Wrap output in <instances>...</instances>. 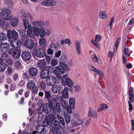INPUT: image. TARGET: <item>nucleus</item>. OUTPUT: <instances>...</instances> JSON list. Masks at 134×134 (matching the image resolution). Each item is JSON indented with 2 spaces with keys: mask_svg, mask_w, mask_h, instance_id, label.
Segmentation results:
<instances>
[{
  "mask_svg": "<svg viewBox=\"0 0 134 134\" xmlns=\"http://www.w3.org/2000/svg\"><path fill=\"white\" fill-rule=\"evenodd\" d=\"M88 67L89 69L90 70L95 72H96V70L97 69L93 67L92 65H88Z\"/></svg>",
  "mask_w": 134,
  "mask_h": 134,
  "instance_id": "79ce46f5",
  "label": "nucleus"
},
{
  "mask_svg": "<svg viewBox=\"0 0 134 134\" xmlns=\"http://www.w3.org/2000/svg\"><path fill=\"white\" fill-rule=\"evenodd\" d=\"M53 49L49 48L47 50V53L48 54L52 55L53 54Z\"/></svg>",
  "mask_w": 134,
  "mask_h": 134,
  "instance_id": "13d9d810",
  "label": "nucleus"
},
{
  "mask_svg": "<svg viewBox=\"0 0 134 134\" xmlns=\"http://www.w3.org/2000/svg\"><path fill=\"white\" fill-rule=\"evenodd\" d=\"M61 104L64 109H65L66 107L67 102L66 100H62L61 102Z\"/></svg>",
  "mask_w": 134,
  "mask_h": 134,
  "instance_id": "4c0bfd02",
  "label": "nucleus"
},
{
  "mask_svg": "<svg viewBox=\"0 0 134 134\" xmlns=\"http://www.w3.org/2000/svg\"><path fill=\"white\" fill-rule=\"evenodd\" d=\"M5 3L9 7H12L14 6V3L12 0H5Z\"/></svg>",
  "mask_w": 134,
  "mask_h": 134,
  "instance_id": "cd10ccee",
  "label": "nucleus"
},
{
  "mask_svg": "<svg viewBox=\"0 0 134 134\" xmlns=\"http://www.w3.org/2000/svg\"><path fill=\"white\" fill-rule=\"evenodd\" d=\"M56 69H52V71L53 74H55L57 78L58 79H60L61 78V75L60 74L59 71L56 68Z\"/></svg>",
  "mask_w": 134,
  "mask_h": 134,
  "instance_id": "a878e982",
  "label": "nucleus"
},
{
  "mask_svg": "<svg viewBox=\"0 0 134 134\" xmlns=\"http://www.w3.org/2000/svg\"><path fill=\"white\" fill-rule=\"evenodd\" d=\"M65 85L69 87H71L73 86L74 83L70 78H67L65 79Z\"/></svg>",
  "mask_w": 134,
  "mask_h": 134,
  "instance_id": "5701e85b",
  "label": "nucleus"
},
{
  "mask_svg": "<svg viewBox=\"0 0 134 134\" xmlns=\"http://www.w3.org/2000/svg\"><path fill=\"white\" fill-rule=\"evenodd\" d=\"M71 108H71V107H70L69 106H68L67 107L66 110L68 113L70 114H71L72 113V110L71 109Z\"/></svg>",
  "mask_w": 134,
  "mask_h": 134,
  "instance_id": "69168bd1",
  "label": "nucleus"
},
{
  "mask_svg": "<svg viewBox=\"0 0 134 134\" xmlns=\"http://www.w3.org/2000/svg\"><path fill=\"white\" fill-rule=\"evenodd\" d=\"M4 53H4L2 54L1 57L0 58L2 59V61L3 60H4L7 59L8 57L7 54Z\"/></svg>",
  "mask_w": 134,
  "mask_h": 134,
  "instance_id": "a18cd8bd",
  "label": "nucleus"
},
{
  "mask_svg": "<svg viewBox=\"0 0 134 134\" xmlns=\"http://www.w3.org/2000/svg\"><path fill=\"white\" fill-rule=\"evenodd\" d=\"M7 35L4 33H1L0 34V38L1 40H5L7 38Z\"/></svg>",
  "mask_w": 134,
  "mask_h": 134,
  "instance_id": "f704fd0d",
  "label": "nucleus"
},
{
  "mask_svg": "<svg viewBox=\"0 0 134 134\" xmlns=\"http://www.w3.org/2000/svg\"><path fill=\"white\" fill-rule=\"evenodd\" d=\"M49 68H45L41 71L40 74L41 77L42 79L48 78L49 77Z\"/></svg>",
  "mask_w": 134,
  "mask_h": 134,
  "instance_id": "6e6552de",
  "label": "nucleus"
},
{
  "mask_svg": "<svg viewBox=\"0 0 134 134\" xmlns=\"http://www.w3.org/2000/svg\"><path fill=\"white\" fill-rule=\"evenodd\" d=\"M49 48H54L57 49V47L56 46V45L54 43H52L49 46Z\"/></svg>",
  "mask_w": 134,
  "mask_h": 134,
  "instance_id": "bf43d9fd",
  "label": "nucleus"
},
{
  "mask_svg": "<svg viewBox=\"0 0 134 134\" xmlns=\"http://www.w3.org/2000/svg\"><path fill=\"white\" fill-rule=\"evenodd\" d=\"M68 89L66 87H65L64 89L62 94V96L65 98H67L68 96Z\"/></svg>",
  "mask_w": 134,
  "mask_h": 134,
  "instance_id": "393cba45",
  "label": "nucleus"
},
{
  "mask_svg": "<svg viewBox=\"0 0 134 134\" xmlns=\"http://www.w3.org/2000/svg\"><path fill=\"white\" fill-rule=\"evenodd\" d=\"M71 125L73 127H75L78 125L77 121H75L74 119L71 120Z\"/></svg>",
  "mask_w": 134,
  "mask_h": 134,
  "instance_id": "49530a36",
  "label": "nucleus"
},
{
  "mask_svg": "<svg viewBox=\"0 0 134 134\" xmlns=\"http://www.w3.org/2000/svg\"><path fill=\"white\" fill-rule=\"evenodd\" d=\"M45 54L44 50L42 48H38L35 52V54L38 58H42L44 56Z\"/></svg>",
  "mask_w": 134,
  "mask_h": 134,
  "instance_id": "1a4fd4ad",
  "label": "nucleus"
},
{
  "mask_svg": "<svg viewBox=\"0 0 134 134\" xmlns=\"http://www.w3.org/2000/svg\"><path fill=\"white\" fill-rule=\"evenodd\" d=\"M95 72L97 73L98 75L102 77H104V75L103 73L98 69H97Z\"/></svg>",
  "mask_w": 134,
  "mask_h": 134,
  "instance_id": "3c124183",
  "label": "nucleus"
},
{
  "mask_svg": "<svg viewBox=\"0 0 134 134\" xmlns=\"http://www.w3.org/2000/svg\"><path fill=\"white\" fill-rule=\"evenodd\" d=\"M15 66L17 68L19 67L21 65V63L19 61H16L15 63Z\"/></svg>",
  "mask_w": 134,
  "mask_h": 134,
  "instance_id": "338daca9",
  "label": "nucleus"
},
{
  "mask_svg": "<svg viewBox=\"0 0 134 134\" xmlns=\"http://www.w3.org/2000/svg\"><path fill=\"white\" fill-rule=\"evenodd\" d=\"M64 117L66 122L68 124L69 123L71 119L70 115L67 113H65Z\"/></svg>",
  "mask_w": 134,
  "mask_h": 134,
  "instance_id": "c756f323",
  "label": "nucleus"
},
{
  "mask_svg": "<svg viewBox=\"0 0 134 134\" xmlns=\"http://www.w3.org/2000/svg\"><path fill=\"white\" fill-rule=\"evenodd\" d=\"M75 99L72 98H70L69 99V104L70 106L72 109H74L75 107Z\"/></svg>",
  "mask_w": 134,
  "mask_h": 134,
  "instance_id": "bb28decb",
  "label": "nucleus"
},
{
  "mask_svg": "<svg viewBox=\"0 0 134 134\" xmlns=\"http://www.w3.org/2000/svg\"><path fill=\"white\" fill-rule=\"evenodd\" d=\"M18 18L17 17H15L11 20V25L13 26H15L18 25Z\"/></svg>",
  "mask_w": 134,
  "mask_h": 134,
  "instance_id": "b1692460",
  "label": "nucleus"
},
{
  "mask_svg": "<svg viewBox=\"0 0 134 134\" xmlns=\"http://www.w3.org/2000/svg\"><path fill=\"white\" fill-rule=\"evenodd\" d=\"M36 130L38 133H41L42 134H46V131L47 130L44 129V127L42 125H40L37 127Z\"/></svg>",
  "mask_w": 134,
  "mask_h": 134,
  "instance_id": "4468645a",
  "label": "nucleus"
},
{
  "mask_svg": "<svg viewBox=\"0 0 134 134\" xmlns=\"http://www.w3.org/2000/svg\"><path fill=\"white\" fill-rule=\"evenodd\" d=\"M27 30V35L31 38H32L34 36L33 34L32 31V26L30 25L28 27Z\"/></svg>",
  "mask_w": 134,
  "mask_h": 134,
  "instance_id": "aec40b11",
  "label": "nucleus"
},
{
  "mask_svg": "<svg viewBox=\"0 0 134 134\" xmlns=\"http://www.w3.org/2000/svg\"><path fill=\"white\" fill-rule=\"evenodd\" d=\"M75 47H79L80 46V43L79 41L75 40L74 42Z\"/></svg>",
  "mask_w": 134,
  "mask_h": 134,
  "instance_id": "5fc2aeb1",
  "label": "nucleus"
},
{
  "mask_svg": "<svg viewBox=\"0 0 134 134\" xmlns=\"http://www.w3.org/2000/svg\"><path fill=\"white\" fill-rule=\"evenodd\" d=\"M63 68L64 69V71H65V70L68 71L70 70V68L66 63L63 64Z\"/></svg>",
  "mask_w": 134,
  "mask_h": 134,
  "instance_id": "6e6d98bb",
  "label": "nucleus"
},
{
  "mask_svg": "<svg viewBox=\"0 0 134 134\" xmlns=\"http://www.w3.org/2000/svg\"><path fill=\"white\" fill-rule=\"evenodd\" d=\"M108 106L106 104H101L100 107H99L97 110L98 112L101 111L103 110H105L106 109L108 108Z\"/></svg>",
  "mask_w": 134,
  "mask_h": 134,
  "instance_id": "c85d7f7f",
  "label": "nucleus"
},
{
  "mask_svg": "<svg viewBox=\"0 0 134 134\" xmlns=\"http://www.w3.org/2000/svg\"><path fill=\"white\" fill-rule=\"evenodd\" d=\"M56 4V2L53 0H44L41 3L42 5L47 7H53Z\"/></svg>",
  "mask_w": 134,
  "mask_h": 134,
  "instance_id": "39448f33",
  "label": "nucleus"
},
{
  "mask_svg": "<svg viewBox=\"0 0 134 134\" xmlns=\"http://www.w3.org/2000/svg\"><path fill=\"white\" fill-rule=\"evenodd\" d=\"M54 127H53L52 129H60L61 126L60 123L57 120H55L54 122Z\"/></svg>",
  "mask_w": 134,
  "mask_h": 134,
  "instance_id": "2f4dec72",
  "label": "nucleus"
},
{
  "mask_svg": "<svg viewBox=\"0 0 134 134\" xmlns=\"http://www.w3.org/2000/svg\"><path fill=\"white\" fill-rule=\"evenodd\" d=\"M23 21L25 28L26 29L30 25H29L28 20L27 19L24 18L23 19Z\"/></svg>",
  "mask_w": 134,
  "mask_h": 134,
  "instance_id": "473e14b6",
  "label": "nucleus"
},
{
  "mask_svg": "<svg viewBox=\"0 0 134 134\" xmlns=\"http://www.w3.org/2000/svg\"><path fill=\"white\" fill-rule=\"evenodd\" d=\"M6 63L8 65H10L13 64V61L11 59H9L6 60Z\"/></svg>",
  "mask_w": 134,
  "mask_h": 134,
  "instance_id": "4d7b16f0",
  "label": "nucleus"
},
{
  "mask_svg": "<svg viewBox=\"0 0 134 134\" xmlns=\"http://www.w3.org/2000/svg\"><path fill=\"white\" fill-rule=\"evenodd\" d=\"M1 46L2 52L5 53L8 51V50L9 48V43L4 42L2 44Z\"/></svg>",
  "mask_w": 134,
  "mask_h": 134,
  "instance_id": "f3484780",
  "label": "nucleus"
},
{
  "mask_svg": "<svg viewBox=\"0 0 134 134\" xmlns=\"http://www.w3.org/2000/svg\"><path fill=\"white\" fill-rule=\"evenodd\" d=\"M45 98H47V99H49L51 97V92L49 91H46L45 92Z\"/></svg>",
  "mask_w": 134,
  "mask_h": 134,
  "instance_id": "c9c22d12",
  "label": "nucleus"
},
{
  "mask_svg": "<svg viewBox=\"0 0 134 134\" xmlns=\"http://www.w3.org/2000/svg\"><path fill=\"white\" fill-rule=\"evenodd\" d=\"M46 109V108L44 109L43 107H40L38 109V113L42 114L43 112L45 111V110Z\"/></svg>",
  "mask_w": 134,
  "mask_h": 134,
  "instance_id": "864d4df0",
  "label": "nucleus"
},
{
  "mask_svg": "<svg viewBox=\"0 0 134 134\" xmlns=\"http://www.w3.org/2000/svg\"><path fill=\"white\" fill-rule=\"evenodd\" d=\"M68 60V58L66 57L65 55L62 56L60 58V61L59 64V66L56 67V68L62 74L65 73L64 69L63 67V64L66 63Z\"/></svg>",
  "mask_w": 134,
  "mask_h": 134,
  "instance_id": "f03ea898",
  "label": "nucleus"
},
{
  "mask_svg": "<svg viewBox=\"0 0 134 134\" xmlns=\"http://www.w3.org/2000/svg\"><path fill=\"white\" fill-rule=\"evenodd\" d=\"M7 71L8 74L10 75L12 73L13 70L11 68L9 67L7 68Z\"/></svg>",
  "mask_w": 134,
  "mask_h": 134,
  "instance_id": "052dcab7",
  "label": "nucleus"
},
{
  "mask_svg": "<svg viewBox=\"0 0 134 134\" xmlns=\"http://www.w3.org/2000/svg\"><path fill=\"white\" fill-rule=\"evenodd\" d=\"M52 108L53 110H56L58 112L60 113L61 111V106L59 103H54V107Z\"/></svg>",
  "mask_w": 134,
  "mask_h": 134,
  "instance_id": "412c9836",
  "label": "nucleus"
},
{
  "mask_svg": "<svg viewBox=\"0 0 134 134\" xmlns=\"http://www.w3.org/2000/svg\"><path fill=\"white\" fill-rule=\"evenodd\" d=\"M24 44L27 48L30 49H32L34 46L33 41L31 39L26 40L24 43Z\"/></svg>",
  "mask_w": 134,
  "mask_h": 134,
  "instance_id": "9b49d317",
  "label": "nucleus"
},
{
  "mask_svg": "<svg viewBox=\"0 0 134 134\" xmlns=\"http://www.w3.org/2000/svg\"><path fill=\"white\" fill-rule=\"evenodd\" d=\"M37 65L40 68H45V69L46 68H45L46 63L45 60L44 59L39 60L38 61Z\"/></svg>",
  "mask_w": 134,
  "mask_h": 134,
  "instance_id": "dca6fc26",
  "label": "nucleus"
},
{
  "mask_svg": "<svg viewBox=\"0 0 134 134\" xmlns=\"http://www.w3.org/2000/svg\"><path fill=\"white\" fill-rule=\"evenodd\" d=\"M20 13L22 17L25 18L27 17L26 13L24 11L21 10L20 11Z\"/></svg>",
  "mask_w": 134,
  "mask_h": 134,
  "instance_id": "de8ad7c7",
  "label": "nucleus"
},
{
  "mask_svg": "<svg viewBox=\"0 0 134 134\" xmlns=\"http://www.w3.org/2000/svg\"><path fill=\"white\" fill-rule=\"evenodd\" d=\"M124 53L125 55L127 57H129L130 55L128 54V53L129 52V50L127 48H125L124 50Z\"/></svg>",
  "mask_w": 134,
  "mask_h": 134,
  "instance_id": "e2e57ef3",
  "label": "nucleus"
},
{
  "mask_svg": "<svg viewBox=\"0 0 134 134\" xmlns=\"http://www.w3.org/2000/svg\"><path fill=\"white\" fill-rule=\"evenodd\" d=\"M102 38L101 36L99 35H96L95 36L94 41L97 42H99L100 41Z\"/></svg>",
  "mask_w": 134,
  "mask_h": 134,
  "instance_id": "a19ab883",
  "label": "nucleus"
},
{
  "mask_svg": "<svg viewBox=\"0 0 134 134\" xmlns=\"http://www.w3.org/2000/svg\"><path fill=\"white\" fill-rule=\"evenodd\" d=\"M105 12H101L99 13V17L102 19H104L106 18V16L105 15Z\"/></svg>",
  "mask_w": 134,
  "mask_h": 134,
  "instance_id": "37998d69",
  "label": "nucleus"
},
{
  "mask_svg": "<svg viewBox=\"0 0 134 134\" xmlns=\"http://www.w3.org/2000/svg\"><path fill=\"white\" fill-rule=\"evenodd\" d=\"M7 68V65L5 63H0V71L3 72Z\"/></svg>",
  "mask_w": 134,
  "mask_h": 134,
  "instance_id": "7c9ffc66",
  "label": "nucleus"
},
{
  "mask_svg": "<svg viewBox=\"0 0 134 134\" xmlns=\"http://www.w3.org/2000/svg\"><path fill=\"white\" fill-rule=\"evenodd\" d=\"M25 85V82L23 80H21L18 84V86L20 87H23Z\"/></svg>",
  "mask_w": 134,
  "mask_h": 134,
  "instance_id": "603ef678",
  "label": "nucleus"
},
{
  "mask_svg": "<svg viewBox=\"0 0 134 134\" xmlns=\"http://www.w3.org/2000/svg\"><path fill=\"white\" fill-rule=\"evenodd\" d=\"M74 48L76 50V53L77 55H80L81 53V46L75 47Z\"/></svg>",
  "mask_w": 134,
  "mask_h": 134,
  "instance_id": "e433bc0d",
  "label": "nucleus"
},
{
  "mask_svg": "<svg viewBox=\"0 0 134 134\" xmlns=\"http://www.w3.org/2000/svg\"><path fill=\"white\" fill-rule=\"evenodd\" d=\"M9 53L11 55H13V58L16 59L20 57V51L18 49L11 48L9 51Z\"/></svg>",
  "mask_w": 134,
  "mask_h": 134,
  "instance_id": "20e7f679",
  "label": "nucleus"
},
{
  "mask_svg": "<svg viewBox=\"0 0 134 134\" xmlns=\"http://www.w3.org/2000/svg\"><path fill=\"white\" fill-rule=\"evenodd\" d=\"M13 77L14 80L15 81L18 77V75L17 73H15L13 74Z\"/></svg>",
  "mask_w": 134,
  "mask_h": 134,
  "instance_id": "680f3d73",
  "label": "nucleus"
},
{
  "mask_svg": "<svg viewBox=\"0 0 134 134\" xmlns=\"http://www.w3.org/2000/svg\"><path fill=\"white\" fill-rule=\"evenodd\" d=\"M40 85L41 88L43 89L45 88L46 87V83L44 81H42L40 83Z\"/></svg>",
  "mask_w": 134,
  "mask_h": 134,
  "instance_id": "09e8293b",
  "label": "nucleus"
},
{
  "mask_svg": "<svg viewBox=\"0 0 134 134\" xmlns=\"http://www.w3.org/2000/svg\"><path fill=\"white\" fill-rule=\"evenodd\" d=\"M26 85L27 89H32L35 87L36 84L34 81L31 80L27 82Z\"/></svg>",
  "mask_w": 134,
  "mask_h": 134,
  "instance_id": "a211bd4d",
  "label": "nucleus"
},
{
  "mask_svg": "<svg viewBox=\"0 0 134 134\" xmlns=\"http://www.w3.org/2000/svg\"><path fill=\"white\" fill-rule=\"evenodd\" d=\"M40 45L42 47H44L46 46V41L44 38H41L39 40Z\"/></svg>",
  "mask_w": 134,
  "mask_h": 134,
  "instance_id": "4be33fe9",
  "label": "nucleus"
},
{
  "mask_svg": "<svg viewBox=\"0 0 134 134\" xmlns=\"http://www.w3.org/2000/svg\"><path fill=\"white\" fill-rule=\"evenodd\" d=\"M32 24L34 26L32 27L33 32L34 31V29L35 27H38L40 26H42L44 25V22L42 20L34 21L32 22Z\"/></svg>",
  "mask_w": 134,
  "mask_h": 134,
  "instance_id": "f8f14e48",
  "label": "nucleus"
},
{
  "mask_svg": "<svg viewBox=\"0 0 134 134\" xmlns=\"http://www.w3.org/2000/svg\"><path fill=\"white\" fill-rule=\"evenodd\" d=\"M114 19V17H113L112 18H111V19L110 21L109 22L108 24V25L110 26L111 29V25Z\"/></svg>",
  "mask_w": 134,
  "mask_h": 134,
  "instance_id": "0e129e2a",
  "label": "nucleus"
},
{
  "mask_svg": "<svg viewBox=\"0 0 134 134\" xmlns=\"http://www.w3.org/2000/svg\"><path fill=\"white\" fill-rule=\"evenodd\" d=\"M59 130L60 129H52V131L53 134H61Z\"/></svg>",
  "mask_w": 134,
  "mask_h": 134,
  "instance_id": "ea45409f",
  "label": "nucleus"
},
{
  "mask_svg": "<svg viewBox=\"0 0 134 134\" xmlns=\"http://www.w3.org/2000/svg\"><path fill=\"white\" fill-rule=\"evenodd\" d=\"M91 59L94 63H97L98 61V59L96 55L95 54L92 55L91 57Z\"/></svg>",
  "mask_w": 134,
  "mask_h": 134,
  "instance_id": "72a5a7b5",
  "label": "nucleus"
},
{
  "mask_svg": "<svg viewBox=\"0 0 134 134\" xmlns=\"http://www.w3.org/2000/svg\"><path fill=\"white\" fill-rule=\"evenodd\" d=\"M12 18L11 16L8 15L5 16L4 18V19L7 20H10Z\"/></svg>",
  "mask_w": 134,
  "mask_h": 134,
  "instance_id": "774afa93",
  "label": "nucleus"
},
{
  "mask_svg": "<svg viewBox=\"0 0 134 134\" xmlns=\"http://www.w3.org/2000/svg\"><path fill=\"white\" fill-rule=\"evenodd\" d=\"M56 82V78L54 76H49L46 80V84L48 86H52Z\"/></svg>",
  "mask_w": 134,
  "mask_h": 134,
  "instance_id": "423d86ee",
  "label": "nucleus"
},
{
  "mask_svg": "<svg viewBox=\"0 0 134 134\" xmlns=\"http://www.w3.org/2000/svg\"><path fill=\"white\" fill-rule=\"evenodd\" d=\"M34 33L36 36L39 35L41 37H44L46 34L45 30L43 27L40 28L35 27L34 29Z\"/></svg>",
  "mask_w": 134,
  "mask_h": 134,
  "instance_id": "7ed1b4c3",
  "label": "nucleus"
},
{
  "mask_svg": "<svg viewBox=\"0 0 134 134\" xmlns=\"http://www.w3.org/2000/svg\"><path fill=\"white\" fill-rule=\"evenodd\" d=\"M91 42L93 45L99 49L100 48V46L99 44L97 43V41H95L94 40H92Z\"/></svg>",
  "mask_w": 134,
  "mask_h": 134,
  "instance_id": "58836bf2",
  "label": "nucleus"
},
{
  "mask_svg": "<svg viewBox=\"0 0 134 134\" xmlns=\"http://www.w3.org/2000/svg\"><path fill=\"white\" fill-rule=\"evenodd\" d=\"M21 57L23 60L27 61L30 59L31 55L29 52L25 51L23 52L22 54Z\"/></svg>",
  "mask_w": 134,
  "mask_h": 134,
  "instance_id": "9d476101",
  "label": "nucleus"
},
{
  "mask_svg": "<svg viewBox=\"0 0 134 134\" xmlns=\"http://www.w3.org/2000/svg\"><path fill=\"white\" fill-rule=\"evenodd\" d=\"M10 44L13 48H18L20 47L21 43L19 40L15 39L14 40H12L11 41Z\"/></svg>",
  "mask_w": 134,
  "mask_h": 134,
  "instance_id": "ddd939ff",
  "label": "nucleus"
},
{
  "mask_svg": "<svg viewBox=\"0 0 134 134\" xmlns=\"http://www.w3.org/2000/svg\"><path fill=\"white\" fill-rule=\"evenodd\" d=\"M51 63L52 65L54 66L58 64V62L56 59H53L51 60Z\"/></svg>",
  "mask_w": 134,
  "mask_h": 134,
  "instance_id": "c03bdc74",
  "label": "nucleus"
},
{
  "mask_svg": "<svg viewBox=\"0 0 134 134\" xmlns=\"http://www.w3.org/2000/svg\"><path fill=\"white\" fill-rule=\"evenodd\" d=\"M53 86L52 90L53 92L57 93L60 92L61 90L60 86L57 85H53Z\"/></svg>",
  "mask_w": 134,
  "mask_h": 134,
  "instance_id": "6ab92c4d",
  "label": "nucleus"
},
{
  "mask_svg": "<svg viewBox=\"0 0 134 134\" xmlns=\"http://www.w3.org/2000/svg\"><path fill=\"white\" fill-rule=\"evenodd\" d=\"M7 36L9 39L12 38L16 39L18 37V36L17 32L15 30H8L7 31Z\"/></svg>",
  "mask_w": 134,
  "mask_h": 134,
  "instance_id": "0eeeda50",
  "label": "nucleus"
},
{
  "mask_svg": "<svg viewBox=\"0 0 134 134\" xmlns=\"http://www.w3.org/2000/svg\"><path fill=\"white\" fill-rule=\"evenodd\" d=\"M87 115L88 116L93 118H97V116L96 111L91 108L89 109Z\"/></svg>",
  "mask_w": 134,
  "mask_h": 134,
  "instance_id": "2eb2a0df",
  "label": "nucleus"
},
{
  "mask_svg": "<svg viewBox=\"0 0 134 134\" xmlns=\"http://www.w3.org/2000/svg\"><path fill=\"white\" fill-rule=\"evenodd\" d=\"M48 102L49 104V106L50 108H52L53 107V103H54L52 100L48 99Z\"/></svg>",
  "mask_w": 134,
  "mask_h": 134,
  "instance_id": "8fccbe9b",
  "label": "nucleus"
},
{
  "mask_svg": "<svg viewBox=\"0 0 134 134\" xmlns=\"http://www.w3.org/2000/svg\"><path fill=\"white\" fill-rule=\"evenodd\" d=\"M38 73V70L37 69L33 67L30 68L29 70V74L27 72H25L23 74L24 78L25 79H30L31 76L34 77L37 75Z\"/></svg>",
  "mask_w": 134,
  "mask_h": 134,
  "instance_id": "f257e3e1",
  "label": "nucleus"
}]
</instances>
